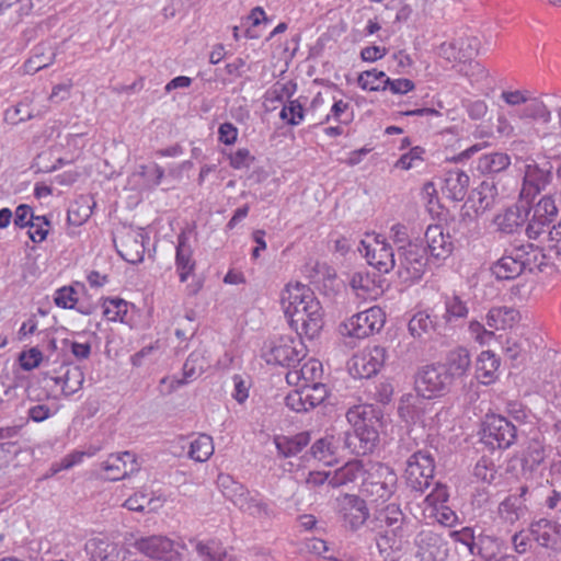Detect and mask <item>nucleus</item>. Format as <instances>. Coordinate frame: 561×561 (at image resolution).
Instances as JSON below:
<instances>
[{"label": "nucleus", "mask_w": 561, "mask_h": 561, "mask_svg": "<svg viewBox=\"0 0 561 561\" xmlns=\"http://www.w3.org/2000/svg\"><path fill=\"white\" fill-rule=\"evenodd\" d=\"M149 238L142 232H128L121 239L119 255L130 264L142 262L145 255V241Z\"/></svg>", "instance_id": "obj_21"}, {"label": "nucleus", "mask_w": 561, "mask_h": 561, "mask_svg": "<svg viewBox=\"0 0 561 561\" xmlns=\"http://www.w3.org/2000/svg\"><path fill=\"white\" fill-rule=\"evenodd\" d=\"M217 484L222 495L231 501L239 510L245 504L251 493L244 484L236 481L229 474H219Z\"/></svg>", "instance_id": "obj_29"}, {"label": "nucleus", "mask_w": 561, "mask_h": 561, "mask_svg": "<svg viewBox=\"0 0 561 561\" xmlns=\"http://www.w3.org/2000/svg\"><path fill=\"white\" fill-rule=\"evenodd\" d=\"M362 245L366 249L368 264L380 273H389L396 266L394 253L389 243L376 240V247L370 249L362 241Z\"/></svg>", "instance_id": "obj_18"}, {"label": "nucleus", "mask_w": 561, "mask_h": 561, "mask_svg": "<svg viewBox=\"0 0 561 561\" xmlns=\"http://www.w3.org/2000/svg\"><path fill=\"white\" fill-rule=\"evenodd\" d=\"M491 273L499 280H510L523 274L518 261L512 249L506 250L505 254L491 265Z\"/></svg>", "instance_id": "obj_33"}, {"label": "nucleus", "mask_w": 561, "mask_h": 561, "mask_svg": "<svg viewBox=\"0 0 561 561\" xmlns=\"http://www.w3.org/2000/svg\"><path fill=\"white\" fill-rule=\"evenodd\" d=\"M469 175L462 170L455 168L446 171L444 175L443 193L454 202L463 201L469 187Z\"/></svg>", "instance_id": "obj_20"}, {"label": "nucleus", "mask_w": 561, "mask_h": 561, "mask_svg": "<svg viewBox=\"0 0 561 561\" xmlns=\"http://www.w3.org/2000/svg\"><path fill=\"white\" fill-rule=\"evenodd\" d=\"M500 367V359L494 353L490 351H483L478 359L476 366L477 378L483 385H490L495 380V373Z\"/></svg>", "instance_id": "obj_36"}, {"label": "nucleus", "mask_w": 561, "mask_h": 561, "mask_svg": "<svg viewBox=\"0 0 561 561\" xmlns=\"http://www.w3.org/2000/svg\"><path fill=\"white\" fill-rule=\"evenodd\" d=\"M445 312L443 320L446 325L458 327L461 325L469 314L468 301L461 296L453 294L444 296Z\"/></svg>", "instance_id": "obj_23"}, {"label": "nucleus", "mask_w": 561, "mask_h": 561, "mask_svg": "<svg viewBox=\"0 0 561 561\" xmlns=\"http://www.w3.org/2000/svg\"><path fill=\"white\" fill-rule=\"evenodd\" d=\"M279 117L290 126L299 125L305 118V108L300 99L288 100L283 106Z\"/></svg>", "instance_id": "obj_50"}, {"label": "nucleus", "mask_w": 561, "mask_h": 561, "mask_svg": "<svg viewBox=\"0 0 561 561\" xmlns=\"http://www.w3.org/2000/svg\"><path fill=\"white\" fill-rule=\"evenodd\" d=\"M91 547L92 561H119V549L114 542L92 540Z\"/></svg>", "instance_id": "obj_46"}, {"label": "nucleus", "mask_w": 561, "mask_h": 561, "mask_svg": "<svg viewBox=\"0 0 561 561\" xmlns=\"http://www.w3.org/2000/svg\"><path fill=\"white\" fill-rule=\"evenodd\" d=\"M304 391V400L311 410L320 405L328 397L327 386L322 382L304 383L300 387Z\"/></svg>", "instance_id": "obj_49"}, {"label": "nucleus", "mask_w": 561, "mask_h": 561, "mask_svg": "<svg viewBox=\"0 0 561 561\" xmlns=\"http://www.w3.org/2000/svg\"><path fill=\"white\" fill-rule=\"evenodd\" d=\"M503 540L495 535L481 533L477 536L476 541V556H479L485 561L495 558L502 549Z\"/></svg>", "instance_id": "obj_38"}, {"label": "nucleus", "mask_w": 561, "mask_h": 561, "mask_svg": "<svg viewBox=\"0 0 561 561\" xmlns=\"http://www.w3.org/2000/svg\"><path fill=\"white\" fill-rule=\"evenodd\" d=\"M398 256L399 277L404 282L420 280L428 263V253L422 242L415 240L409 241L407 245H399Z\"/></svg>", "instance_id": "obj_6"}, {"label": "nucleus", "mask_w": 561, "mask_h": 561, "mask_svg": "<svg viewBox=\"0 0 561 561\" xmlns=\"http://www.w3.org/2000/svg\"><path fill=\"white\" fill-rule=\"evenodd\" d=\"M449 375L450 379L455 381L467 375L471 367L470 352L463 347L458 346L448 352L445 364H440Z\"/></svg>", "instance_id": "obj_24"}, {"label": "nucleus", "mask_w": 561, "mask_h": 561, "mask_svg": "<svg viewBox=\"0 0 561 561\" xmlns=\"http://www.w3.org/2000/svg\"><path fill=\"white\" fill-rule=\"evenodd\" d=\"M350 423H381V411L373 405L363 404L351 408L346 413Z\"/></svg>", "instance_id": "obj_43"}, {"label": "nucleus", "mask_w": 561, "mask_h": 561, "mask_svg": "<svg viewBox=\"0 0 561 561\" xmlns=\"http://www.w3.org/2000/svg\"><path fill=\"white\" fill-rule=\"evenodd\" d=\"M354 427L356 437L364 444V453L371 451L376 442L379 439L378 426L380 423H351Z\"/></svg>", "instance_id": "obj_45"}, {"label": "nucleus", "mask_w": 561, "mask_h": 561, "mask_svg": "<svg viewBox=\"0 0 561 561\" xmlns=\"http://www.w3.org/2000/svg\"><path fill=\"white\" fill-rule=\"evenodd\" d=\"M60 369L62 370L61 375L50 376L49 373H45V378H49L56 385H60L61 392L65 397L72 396L81 389L84 381V374L79 366L71 364H64Z\"/></svg>", "instance_id": "obj_19"}, {"label": "nucleus", "mask_w": 561, "mask_h": 561, "mask_svg": "<svg viewBox=\"0 0 561 561\" xmlns=\"http://www.w3.org/2000/svg\"><path fill=\"white\" fill-rule=\"evenodd\" d=\"M551 180V172L537 164H527L524 175L520 199L531 201Z\"/></svg>", "instance_id": "obj_17"}, {"label": "nucleus", "mask_w": 561, "mask_h": 561, "mask_svg": "<svg viewBox=\"0 0 561 561\" xmlns=\"http://www.w3.org/2000/svg\"><path fill=\"white\" fill-rule=\"evenodd\" d=\"M511 164V157L504 152H492L479 159L478 169L482 173L496 174L506 170Z\"/></svg>", "instance_id": "obj_40"}, {"label": "nucleus", "mask_w": 561, "mask_h": 561, "mask_svg": "<svg viewBox=\"0 0 561 561\" xmlns=\"http://www.w3.org/2000/svg\"><path fill=\"white\" fill-rule=\"evenodd\" d=\"M416 558L420 561H445L448 557V542L442 533L432 528L421 529L415 538Z\"/></svg>", "instance_id": "obj_10"}, {"label": "nucleus", "mask_w": 561, "mask_h": 561, "mask_svg": "<svg viewBox=\"0 0 561 561\" xmlns=\"http://www.w3.org/2000/svg\"><path fill=\"white\" fill-rule=\"evenodd\" d=\"M512 254L518 261L523 273H552L553 263L543 252V249L530 242L512 247Z\"/></svg>", "instance_id": "obj_12"}, {"label": "nucleus", "mask_w": 561, "mask_h": 561, "mask_svg": "<svg viewBox=\"0 0 561 561\" xmlns=\"http://www.w3.org/2000/svg\"><path fill=\"white\" fill-rule=\"evenodd\" d=\"M19 360L22 369L30 371L41 364L43 354L38 348L32 347L27 352H22L19 356Z\"/></svg>", "instance_id": "obj_63"}, {"label": "nucleus", "mask_w": 561, "mask_h": 561, "mask_svg": "<svg viewBox=\"0 0 561 561\" xmlns=\"http://www.w3.org/2000/svg\"><path fill=\"white\" fill-rule=\"evenodd\" d=\"M385 80H387V76L383 71L371 69L363 71L358 76L357 83L363 90L385 91Z\"/></svg>", "instance_id": "obj_47"}, {"label": "nucleus", "mask_w": 561, "mask_h": 561, "mask_svg": "<svg viewBox=\"0 0 561 561\" xmlns=\"http://www.w3.org/2000/svg\"><path fill=\"white\" fill-rule=\"evenodd\" d=\"M548 230V250L553 252L558 257H561V221L557 225L550 226Z\"/></svg>", "instance_id": "obj_64"}, {"label": "nucleus", "mask_w": 561, "mask_h": 561, "mask_svg": "<svg viewBox=\"0 0 561 561\" xmlns=\"http://www.w3.org/2000/svg\"><path fill=\"white\" fill-rule=\"evenodd\" d=\"M103 469L106 471V478L111 481H117L139 470V463L136 455L131 451H124L117 455H110L103 462Z\"/></svg>", "instance_id": "obj_15"}, {"label": "nucleus", "mask_w": 561, "mask_h": 561, "mask_svg": "<svg viewBox=\"0 0 561 561\" xmlns=\"http://www.w3.org/2000/svg\"><path fill=\"white\" fill-rule=\"evenodd\" d=\"M34 116L33 112L28 110L27 104L19 103L13 108L5 111L4 119L10 124L16 125L19 123L26 122Z\"/></svg>", "instance_id": "obj_58"}, {"label": "nucleus", "mask_w": 561, "mask_h": 561, "mask_svg": "<svg viewBox=\"0 0 561 561\" xmlns=\"http://www.w3.org/2000/svg\"><path fill=\"white\" fill-rule=\"evenodd\" d=\"M473 477L486 484H491L496 478V469L490 460L481 458L473 468Z\"/></svg>", "instance_id": "obj_54"}, {"label": "nucleus", "mask_w": 561, "mask_h": 561, "mask_svg": "<svg viewBox=\"0 0 561 561\" xmlns=\"http://www.w3.org/2000/svg\"><path fill=\"white\" fill-rule=\"evenodd\" d=\"M134 546L139 552L151 559L164 561L178 559L174 551V541L167 536L152 535L141 537L135 541Z\"/></svg>", "instance_id": "obj_13"}, {"label": "nucleus", "mask_w": 561, "mask_h": 561, "mask_svg": "<svg viewBox=\"0 0 561 561\" xmlns=\"http://www.w3.org/2000/svg\"><path fill=\"white\" fill-rule=\"evenodd\" d=\"M481 442L491 450H506L517 442L518 431L507 417L495 414H485L481 423Z\"/></svg>", "instance_id": "obj_2"}, {"label": "nucleus", "mask_w": 561, "mask_h": 561, "mask_svg": "<svg viewBox=\"0 0 561 561\" xmlns=\"http://www.w3.org/2000/svg\"><path fill=\"white\" fill-rule=\"evenodd\" d=\"M458 61L472 59L480 47V39L476 36H460L456 38Z\"/></svg>", "instance_id": "obj_51"}, {"label": "nucleus", "mask_w": 561, "mask_h": 561, "mask_svg": "<svg viewBox=\"0 0 561 561\" xmlns=\"http://www.w3.org/2000/svg\"><path fill=\"white\" fill-rule=\"evenodd\" d=\"M468 330L473 340L481 345L488 344L494 337V332L477 320L469 322Z\"/></svg>", "instance_id": "obj_61"}, {"label": "nucleus", "mask_w": 561, "mask_h": 561, "mask_svg": "<svg viewBox=\"0 0 561 561\" xmlns=\"http://www.w3.org/2000/svg\"><path fill=\"white\" fill-rule=\"evenodd\" d=\"M519 320V311L507 306L492 307L485 316L486 325L492 331L511 329L517 324Z\"/></svg>", "instance_id": "obj_26"}, {"label": "nucleus", "mask_w": 561, "mask_h": 561, "mask_svg": "<svg viewBox=\"0 0 561 561\" xmlns=\"http://www.w3.org/2000/svg\"><path fill=\"white\" fill-rule=\"evenodd\" d=\"M425 153V149L420 146H415L410 149L409 152L402 154L400 159L397 161L396 167L402 170H410L414 167L415 161H423V154Z\"/></svg>", "instance_id": "obj_62"}, {"label": "nucleus", "mask_w": 561, "mask_h": 561, "mask_svg": "<svg viewBox=\"0 0 561 561\" xmlns=\"http://www.w3.org/2000/svg\"><path fill=\"white\" fill-rule=\"evenodd\" d=\"M435 461L428 450H416L405 461L404 478L407 485L417 493H423L434 479Z\"/></svg>", "instance_id": "obj_5"}, {"label": "nucleus", "mask_w": 561, "mask_h": 561, "mask_svg": "<svg viewBox=\"0 0 561 561\" xmlns=\"http://www.w3.org/2000/svg\"><path fill=\"white\" fill-rule=\"evenodd\" d=\"M386 323V313L383 310L374 306L351 317L340 325L342 335L365 339L378 333Z\"/></svg>", "instance_id": "obj_8"}, {"label": "nucleus", "mask_w": 561, "mask_h": 561, "mask_svg": "<svg viewBox=\"0 0 561 561\" xmlns=\"http://www.w3.org/2000/svg\"><path fill=\"white\" fill-rule=\"evenodd\" d=\"M499 196V191L493 178H489L480 183L473 191L476 199V213L483 214L494 207Z\"/></svg>", "instance_id": "obj_32"}, {"label": "nucleus", "mask_w": 561, "mask_h": 561, "mask_svg": "<svg viewBox=\"0 0 561 561\" xmlns=\"http://www.w3.org/2000/svg\"><path fill=\"white\" fill-rule=\"evenodd\" d=\"M351 287L356 291L357 295L369 294L375 288V280L368 273L355 272L350 278Z\"/></svg>", "instance_id": "obj_56"}, {"label": "nucleus", "mask_w": 561, "mask_h": 561, "mask_svg": "<svg viewBox=\"0 0 561 561\" xmlns=\"http://www.w3.org/2000/svg\"><path fill=\"white\" fill-rule=\"evenodd\" d=\"M401 517H409L401 508L400 504L390 503L378 511L377 518L387 527L400 522Z\"/></svg>", "instance_id": "obj_53"}, {"label": "nucleus", "mask_w": 561, "mask_h": 561, "mask_svg": "<svg viewBox=\"0 0 561 561\" xmlns=\"http://www.w3.org/2000/svg\"><path fill=\"white\" fill-rule=\"evenodd\" d=\"M49 220L46 216H35L33 219V227H30L28 237L35 242H42L46 239L48 234L47 227L49 226Z\"/></svg>", "instance_id": "obj_59"}, {"label": "nucleus", "mask_w": 561, "mask_h": 561, "mask_svg": "<svg viewBox=\"0 0 561 561\" xmlns=\"http://www.w3.org/2000/svg\"><path fill=\"white\" fill-rule=\"evenodd\" d=\"M240 511L261 522L271 520L276 516L274 504L260 492L250 493Z\"/></svg>", "instance_id": "obj_28"}, {"label": "nucleus", "mask_w": 561, "mask_h": 561, "mask_svg": "<svg viewBox=\"0 0 561 561\" xmlns=\"http://www.w3.org/2000/svg\"><path fill=\"white\" fill-rule=\"evenodd\" d=\"M450 537L454 541L463 545L468 548L470 554L476 556V541L477 537L474 536V531L470 527H463L460 530L450 531Z\"/></svg>", "instance_id": "obj_60"}, {"label": "nucleus", "mask_w": 561, "mask_h": 561, "mask_svg": "<svg viewBox=\"0 0 561 561\" xmlns=\"http://www.w3.org/2000/svg\"><path fill=\"white\" fill-rule=\"evenodd\" d=\"M440 324L434 322L424 311L415 313L408 323V330L413 337L421 339L431 331H439Z\"/></svg>", "instance_id": "obj_42"}, {"label": "nucleus", "mask_w": 561, "mask_h": 561, "mask_svg": "<svg viewBox=\"0 0 561 561\" xmlns=\"http://www.w3.org/2000/svg\"><path fill=\"white\" fill-rule=\"evenodd\" d=\"M336 501L337 512L347 529L357 531L365 525L370 513L364 499L356 494L345 493Z\"/></svg>", "instance_id": "obj_11"}, {"label": "nucleus", "mask_w": 561, "mask_h": 561, "mask_svg": "<svg viewBox=\"0 0 561 561\" xmlns=\"http://www.w3.org/2000/svg\"><path fill=\"white\" fill-rule=\"evenodd\" d=\"M94 204L88 196H80L71 203L67 211L69 225L79 227L84 224L92 215Z\"/></svg>", "instance_id": "obj_37"}, {"label": "nucleus", "mask_w": 561, "mask_h": 561, "mask_svg": "<svg viewBox=\"0 0 561 561\" xmlns=\"http://www.w3.org/2000/svg\"><path fill=\"white\" fill-rule=\"evenodd\" d=\"M214 454V444L211 436L199 434L190 444L188 457L195 461L204 462Z\"/></svg>", "instance_id": "obj_44"}, {"label": "nucleus", "mask_w": 561, "mask_h": 561, "mask_svg": "<svg viewBox=\"0 0 561 561\" xmlns=\"http://www.w3.org/2000/svg\"><path fill=\"white\" fill-rule=\"evenodd\" d=\"M77 291L71 286H64L56 290L54 301L64 309H75L78 304Z\"/></svg>", "instance_id": "obj_55"}, {"label": "nucleus", "mask_w": 561, "mask_h": 561, "mask_svg": "<svg viewBox=\"0 0 561 561\" xmlns=\"http://www.w3.org/2000/svg\"><path fill=\"white\" fill-rule=\"evenodd\" d=\"M175 266L181 283H185L187 280L196 266V262L193 259V250L188 244L186 234L183 232L178 236Z\"/></svg>", "instance_id": "obj_25"}, {"label": "nucleus", "mask_w": 561, "mask_h": 561, "mask_svg": "<svg viewBox=\"0 0 561 561\" xmlns=\"http://www.w3.org/2000/svg\"><path fill=\"white\" fill-rule=\"evenodd\" d=\"M55 56V50L49 44H38L33 49V55L24 64L25 72L33 75L41 69L48 67L54 62Z\"/></svg>", "instance_id": "obj_34"}, {"label": "nucleus", "mask_w": 561, "mask_h": 561, "mask_svg": "<svg viewBox=\"0 0 561 561\" xmlns=\"http://www.w3.org/2000/svg\"><path fill=\"white\" fill-rule=\"evenodd\" d=\"M525 104L526 105L523 108L515 110L513 112V116H516L522 121L531 119L542 124L551 122V111L543 101L530 95L529 100Z\"/></svg>", "instance_id": "obj_31"}, {"label": "nucleus", "mask_w": 561, "mask_h": 561, "mask_svg": "<svg viewBox=\"0 0 561 561\" xmlns=\"http://www.w3.org/2000/svg\"><path fill=\"white\" fill-rule=\"evenodd\" d=\"M530 535L541 547L554 548L559 540V526L549 519L541 518L531 523Z\"/></svg>", "instance_id": "obj_30"}, {"label": "nucleus", "mask_w": 561, "mask_h": 561, "mask_svg": "<svg viewBox=\"0 0 561 561\" xmlns=\"http://www.w3.org/2000/svg\"><path fill=\"white\" fill-rule=\"evenodd\" d=\"M454 381L442 365H427L417 374L415 389L423 398L431 399L449 390Z\"/></svg>", "instance_id": "obj_9"}, {"label": "nucleus", "mask_w": 561, "mask_h": 561, "mask_svg": "<svg viewBox=\"0 0 561 561\" xmlns=\"http://www.w3.org/2000/svg\"><path fill=\"white\" fill-rule=\"evenodd\" d=\"M304 304L286 317L299 336L305 335L313 340L320 334L324 324L323 308L316 296Z\"/></svg>", "instance_id": "obj_4"}, {"label": "nucleus", "mask_w": 561, "mask_h": 561, "mask_svg": "<svg viewBox=\"0 0 561 561\" xmlns=\"http://www.w3.org/2000/svg\"><path fill=\"white\" fill-rule=\"evenodd\" d=\"M427 253L436 260H446L454 250V243L449 233L444 232L440 225H430L425 231Z\"/></svg>", "instance_id": "obj_16"}, {"label": "nucleus", "mask_w": 561, "mask_h": 561, "mask_svg": "<svg viewBox=\"0 0 561 561\" xmlns=\"http://www.w3.org/2000/svg\"><path fill=\"white\" fill-rule=\"evenodd\" d=\"M363 470L359 461H348L341 468L336 469L329 479V485L340 488L356 481Z\"/></svg>", "instance_id": "obj_39"}, {"label": "nucleus", "mask_w": 561, "mask_h": 561, "mask_svg": "<svg viewBox=\"0 0 561 561\" xmlns=\"http://www.w3.org/2000/svg\"><path fill=\"white\" fill-rule=\"evenodd\" d=\"M388 357L389 355L385 346L375 345L355 359V373L359 378H370L381 370Z\"/></svg>", "instance_id": "obj_14"}, {"label": "nucleus", "mask_w": 561, "mask_h": 561, "mask_svg": "<svg viewBox=\"0 0 561 561\" xmlns=\"http://www.w3.org/2000/svg\"><path fill=\"white\" fill-rule=\"evenodd\" d=\"M310 453L313 458L330 463V458L334 454L331 439L323 437L316 440L310 448Z\"/></svg>", "instance_id": "obj_57"}, {"label": "nucleus", "mask_w": 561, "mask_h": 561, "mask_svg": "<svg viewBox=\"0 0 561 561\" xmlns=\"http://www.w3.org/2000/svg\"><path fill=\"white\" fill-rule=\"evenodd\" d=\"M386 476L385 479L377 480V481H370V493L376 494L380 500L387 501L389 500L397 490V474L391 470L389 467L385 468Z\"/></svg>", "instance_id": "obj_41"}, {"label": "nucleus", "mask_w": 561, "mask_h": 561, "mask_svg": "<svg viewBox=\"0 0 561 561\" xmlns=\"http://www.w3.org/2000/svg\"><path fill=\"white\" fill-rule=\"evenodd\" d=\"M557 216L558 208L554 199L546 195L535 206H531V201L519 198L504 213L496 215L493 222L500 232L512 234L519 231L527 221L526 234L529 239L536 240L546 232V228L554 221Z\"/></svg>", "instance_id": "obj_1"}, {"label": "nucleus", "mask_w": 561, "mask_h": 561, "mask_svg": "<svg viewBox=\"0 0 561 561\" xmlns=\"http://www.w3.org/2000/svg\"><path fill=\"white\" fill-rule=\"evenodd\" d=\"M500 515L511 524L519 519L524 513L523 501L519 496L512 494L507 496L499 506Z\"/></svg>", "instance_id": "obj_48"}, {"label": "nucleus", "mask_w": 561, "mask_h": 561, "mask_svg": "<svg viewBox=\"0 0 561 561\" xmlns=\"http://www.w3.org/2000/svg\"><path fill=\"white\" fill-rule=\"evenodd\" d=\"M310 443V434L308 432L298 433L295 436H277L275 445L283 457L289 458L299 454Z\"/></svg>", "instance_id": "obj_35"}, {"label": "nucleus", "mask_w": 561, "mask_h": 561, "mask_svg": "<svg viewBox=\"0 0 561 561\" xmlns=\"http://www.w3.org/2000/svg\"><path fill=\"white\" fill-rule=\"evenodd\" d=\"M314 293L307 285L297 283L295 285H287L280 296V304L285 316L291 313L304 302L309 300Z\"/></svg>", "instance_id": "obj_27"}, {"label": "nucleus", "mask_w": 561, "mask_h": 561, "mask_svg": "<svg viewBox=\"0 0 561 561\" xmlns=\"http://www.w3.org/2000/svg\"><path fill=\"white\" fill-rule=\"evenodd\" d=\"M103 314L110 321L123 320L127 314V302L121 298H106L103 302Z\"/></svg>", "instance_id": "obj_52"}, {"label": "nucleus", "mask_w": 561, "mask_h": 561, "mask_svg": "<svg viewBox=\"0 0 561 561\" xmlns=\"http://www.w3.org/2000/svg\"><path fill=\"white\" fill-rule=\"evenodd\" d=\"M415 524L410 517H401L400 522L387 527L376 539V545L380 556L385 559L392 553L404 551L410 545V538L414 533Z\"/></svg>", "instance_id": "obj_7"}, {"label": "nucleus", "mask_w": 561, "mask_h": 561, "mask_svg": "<svg viewBox=\"0 0 561 561\" xmlns=\"http://www.w3.org/2000/svg\"><path fill=\"white\" fill-rule=\"evenodd\" d=\"M306 356V350L301 339L291 336H278L264 343L262 357L268 365L295 367Z\"/></svg>", "instance_id": "obj_3"}, {"label": "nucleus", "mask_w": 561, "mask_h": 561, "mask_svg": "<svg viewBox=\"0 0 561 561\" xmlns=\"http://www.w3.org/2000/svg\"><path fill=\"white\" fill-rule=\"evenodd\" d=\"M547 455V446L543 436L536 434L529 439L524 453L522 459L523 472L536 471L545 462Z\"/></svg>", "instance_id": "obj_22"}]
</instances>
